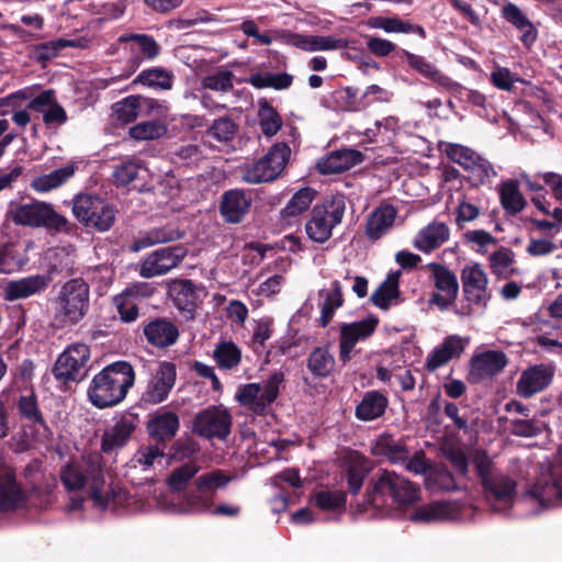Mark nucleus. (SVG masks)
I'll list each match as a JSON object with an SVG mask.
<instances>
[{
  "mask_svg": "<svg viewBox=\"0 0 562 562\" xmlns=\"http://www.w3.org/2000/svg\"><path fill=\"white\" fill-rule=\"evenodd\" d=\"M456 514V507L450 502H432L414 509L409 519L414 522L430 524L448 520Z\"/></svg>",
  "mask_w": 562,
  "mask_h": 562,
  "instance_id": "obj_34",
  "label": "nucleus"
},
{
  "mask_svg": "<svg viewBox=\"0 0 562 562\" xmlns=\"http://www.w3.org/2000/svg\"><path fill=\"white\" fill-rule=\"evenodd\" d=\"M50 283V277L35 274L11 280L7 282L3 290V299L9 302L27 299L45 291Z\"/></svg>",
  "mask_w": 562,
  "mask_h": 562,
  "instance_id": "obj_25",
  "label": "nucleus"
},
{
  "mask_svg": "<svg viewBox=\"0 0 562 562\" xmlns=\"http://www.w3.org/2000/svg\"><path fill=\"white\" fill-rule=\"evenodd\" d=\"M346 211V198L342 193H331L317 203L311 212V218L305 224L307 236L315 243L327 241L333 229L338 226Z\"/></svg>",
  "mask_w": 562,
  "mask_h": 562,
  "instance_id": "obj_3",
  "label": "nucleus"
},
{
  "mask_svg": "<svg viewBox=\"0 0 562 562\" xmlns=\"http://www.w3.org/2000/svg\"><path fill=\"white\" fill-rule=\"evenodd\" d=\"M200 451L199 443L191 437L177 439L170 447L167 453L168 459L171 461H183L191 459Z\"/></svg>",
  "mask_w": 562,
  "mask_h": 562,
  "instance_id": "obj_61",
  "label": "nucleus"
},
{
  "mask_svg": "<svg viewBox=\"0 0 562 562\" xmlns=\"http://www.w3.org/2000/svg\"><path fill=\"white\" fill-rule=\"evenodd\" d=\"M389 406V398L380 391H368L356 406L355 416L361 422H372L382 417Z\"/></svg>",
  "mask_w": 562,
  "mask_h": 562,
  "instance_id": "obj_30",
  "label": "nucleus"
},
{
  "mask_svg": "<svg viewBox=\"0 0 562 562\" xmlns=\"http://www.w3.org/2000/svg\"><path fill=\"white\" fill-rule=\"evenodd\" d=\"M16 407L21 419H24L33 425L46 427L43 413L38 406L37 395L32 390L27 395H21L16 402Z\"/></svg>",
  "mask_w": 562,
  "mask_h": 562,
  "instance_id": "obj_51",
  "label": "nucleus"
},
{
  "mask_svg": "<svg viewBox=\"0 0 562 562\" xmlns=\"http://www.w3.org/2000/svg\"><path fill=\"white\" fill-rule=\"evenodd\" d=\"M503 18L521 32L520 41L530 48L537 41V30L527 15L515 3H507L502 9Z\"/></svg>",
  "mask_w": 562,
  "mask_h": 562,
  "instance_id": "obj_31",
  "label": "nucleus"
},
{
  "mask_svg": "<svg viewBox=\"0 0 562 562\" xmlns=\"http://www.w3.org/2000/svg\"><path fill=\"white\" fill-rule=\"evenodd\" d=\"M173 75L162 67H151L142 70L133 80V83H139L149 88L169 90L172 87Z\"/></svg>",
  "mask_w": 562,
  "mask_h": 562,
  "instance_id": "obj_45",
  "label": "nucleus"
},
{
  "mask_svg": "<svg viewBox=\"0 0 562 562\" xmlns=\"http://www.w3.org/2000/svg\"><path fill=\"white\" fill-rule=\"evenodd\" d=\"M311 498L323 512L341 513L346 508L347 494L344 491L322 490L315 492Z\"/></svg>",
  "mask_w": 562,
  "mask_h": 562,
  "instance_id": "obj_50",
  "label": "nucleus"
},
{
  "mask_svg": "<svg viewBox=\"0 0 562 562\" xmlns=\"http://www.w3.org/2000/svg\"><path fill=\"white\" fill-rule=\"evenodd\" d=\"M400 277V271L389 273L386 279L371 294L370 302L382 311L390 310L392 302L401 296Z\"/></svg>",
  "mask_w": 562,
  "mask_h": 562,
  "instance_id": "obj_37",
  "label": "nucleus"
},
{
  "mask_svg": "<svg viewBox=\"0 0 562 562\" xmlns=\"http://www.w3.org/2000/svg\"><path fill=\"white\" fill-rule=\"evenodd\" d=\"M284 381L282 371H274L265 382L240 385L236 393V400L241 406L249 408L258 416H265L268 407L278 398L280 385Z\"/></svg>",
  "mask_w": 562,
  "mask_h": 562,
  "instance_id": "obj_7",
  "label": "nucleus"
},
{
  "mask_svg": "<svg viewBox=\"0 0 562 562\" xmlns=\"http://www.w3.org/2000/svg\"><path fill=\"white\" fill-rule=\"evenodd\" d=\"M213 358L221 369L232 370L239 366L241 351L232 340L222 341L216 345L213 351Z\"/></svg>",
  "mask_w": 562,
  "mask_h": 562,
  "instance_id": "obj_52",
  "label": "nucleus"
},
{
  "mask_svg": "<svg viewBox=\"0 0 562 562\" xmlns=\"http://www.w3.org/2000/svg\"><path fill=\"white\" fill-rule=\"evenodd\" d=\"M251 207V199L244 190L231 189L221 196L220 214L229 224L241 223Z\"/></svg>",
  "mask_w": 562,
  "mask_h": 562,
  "instance_id": "obj_23",
  "label": "nucleus"
},
{
  "mask_svg": "<svg viewBox=\"0 0 562 562\" xmlns=\"http://www.w3.org/2000/svg\"><path fill=\"white\" fill-rule=\"evenodd\" d=\"M56 318L64 326L80 323L90 307V286L82 278L70 279L61 286L56 300Z\"/></svg>",
  "mask_w": 562,
  "mask_h": 562,
  "instance_id": "obj_4",
  "label": "nucleus"
},
{
  "mask_svg": "<svg viewBox=\"0 0 562 562\" xmlns=\"http://www.w3.org/2000/svg\"><path fill=\"white\" fill-rule=\"evenodd\" d=\"M142 333L147 346L158 350H167L180 338L178 325L167 316L148 317L142 323Z\"/></svg>",
  "mask_w": 562,
  "mask_h": 562,
  "instance_id": "obj_13",
  "label": "nucleus"
},
{
  "mask_svg": "<svg viewBox=\"0 0 562 562\" xmlns=\"http://www.w3.org/2000/svg\"><path fill=\"white\" fill-rule=\"evenodd\" d=\"M179 428V416L171 411L157 412L146 424L148 437L165 447L173 440Z\"/></svg>",
  "mask_w": 562,
  "mask_h": 562,
  "instance_id": "obj_24",
  "label": "nucleus"
},
{
  "mask_svg": "<svg viewBox=\"0 0 562 562\" xmlns=\"http://www.w3.org/2000/svg\"><path fill=\"white\" fill-rule=\"evenodd\" d=\"M75 171L76 168L74 165L64 166L49 173L34 178L31 182V187L37 192H48L67 182L75 175Z\"/></svg>",
  "mask_w": 562,
  "mask_h": 562,
  "instance_id": "obj_44",
  "label": "nucleus"
},
{
  "mask_svg": "<svg viewBox=\"0 0 562 562\" xmlns=\"http://www.w3.org/2000/svg\"><path fill=\"white\" fill-rule=\"evenodd\" d=\"M517 482L507 474L497 473L482 488L488 502H495L505 507H513L516 497Z\"/></svg>",
  "mask_w": 562,
  "mask_h": 562,
  "instance_id": "obj_28",
  "label": "nucleus"
},
{
  "mask_svg": "<svg viewBox=\"0 0 562 562\" xmlns=\"http://www.w3.org/2000/svg\"><path fill=\"white\" fill-rule=\"evenodd\" d=\"M233 418L222 405H211L194 415L192 431L200 437L225 440L232 431Z\"/></svg>",
  "mask_w": 562,
  "mask_h": 562,
  "instance_id": "obj_11",
  "label": "nucleus"
},
{
  "mask_svg": "<svg viewBox=\"0 0 562 562\" xmlns=\"http://www.w3.org/2000/svg\"><path fill=\"white\" fill-rule=\"evenodd\" d=\"M403 55L412 69L417 71L424 78L430 80L432 83L448 90H452L458 86L457 82L442 74L435 64L427 60L424 56L416 55L408 50H403Z\"/></svg>",
  "mask_w": 562,
  "mask_h": 562,
  "instance_id": "obj_29",
  "label": "nucleus"
},
{
  "mask_svg": "<svg viewBox=\"0 0 562 562\" xmlns=\"http://www.w3.org/2000/svg\"><path fill=\"white\" fill-rule=\"evenodd\" d=\"M187 254L182 245L158 248L142 260L139 276L146 279L164 276L178 267Z\"/></svg>",
  "mask_w": 562,
  "mask_h": 562,
  "instance_id": "obj_12",
  "label": "nucleus"
},
{
  "mask_svg": "<svg viewBox=\"0 0 562 562\" xmlns=\"http://www.w3.org/2000/svg\"><path fill=\"white\" fill-rule=\"evenodd\" d=\"M373 454L382 456L392 463H403L408 459L409 451L402 445L396 442L392 436L383 435L378 440L372 450Z\"/></svg>",
  "mask_w": 562,
  "mask_h": 562,
  "instance_id": "obj_46",
  "label": "nucleus"
},
{
  "mask_svg": "<svg viewBox=\"0 0 562 562\" xmlns=\"http://www.w3.org/2000/svg\"><path fill=\"white\" fill-rule=\"evenodd\" d=\"M291 149L286 143L274 144L269 151L244 171L247 183L270 182L278 178L285 167Z\"/></svg>",
  "mask_w": 562,
  "mask_h": 562,
  "instance_id": "obj_10",
  "label": "nucleus"
},
{
  "mask_svg": "<svg viewBox=\"0 0 562 562\" xmlns=\"http://www.w3.org/2000/svg\"><path fill=\"white\" fill-rule=\"evenodd\" d=\"M446 155L453 162L460 165L464 169L474 170L475 159H479V154L473 149L460 144H448L446 147Z\"/></svg>",
  "mask_w": 562,
  "mask_h": 562,
  "instance_id": "obj_59",
  "label": "nucleus"
},
{
  "mask_svg": "<svg viewBox=\"0 0 562 562\" xmlns=\"http://www.w3.org/2000/svg\"><path fill=\"white\" fill-rule=\"evenodd\" d=\"M181 237L182 234L171 226L154 227L140 233V235L133 240L130 249L132 251H139L156 244L178 240Z\"/></svg>",
  "mask_w": 562,
  "mask_h": 562,
  "instance_id": "obj_38",
  "label": "nucleus"
},
{
  "mask_svg": "<svg viewBox=\"0 0 562 562\" xmlns=\"http://www.w3.org/2000/svg\"><path fill=\"white\" fill-rule=\"evenodd\" d=\"M177 379V368L171 361H161L145 391L142 393L140 402L146 405L160 404L167 400L173 389Z\"/></svg>",
  "mask_w": 562,
  "mask_h": 562,
  "instance_id": "obj_16",
  "label": "nucleus"
},
{
  "mask_svg": "<svg viewBox=\"0 0 562 562\" xmlns=\"http://www.w3.org/2000/svg\"><path fill=\"white\" fill-rule=\"evenodd\" d=\"M200 467L189 461L179 468H176L168 477V486L172 492H182L187 488L188 483L199 472Z\"/></svg>",
  "mask_w": 562,
  "mask_h": 562,
  "instance_id": "obj_54",
  "label": "nucleus"
},
{
  "mask_svg": "<svg viewBox=\"0 0 562 562\" xmlns=\"http://www.w3.org/2000/svg\"><path fill=\"white\" fill-rule=\"evenodd\" d=\"M76 46V42L72 40L57 38L37 44L34 48V52L36 59L44 63L57 57L63 49Z\"/></svg>",
  "mask_w": 562,
  "mask_h": 562,
  "instance_id": "obj_60",
  "label": "nucleus"
},
{
  "mask_svg": "<svg viewBox=\"0 0 562 562\" xmlns=\"http://www.w3.org/2000/svg\"><path fill=\"white\" fill-rule=\"evenodd\" d=\"M140 166L132 160L122 161L115 166L113 179L116 187H132L140 190L142 184H137L139 180Z\"/></svg>",
  "mask_w": 562,
  "mask_h": 562,
  "instance_id": "obj_53",
  "label": "nucleus"
},
{
  "mask_svg": "<svg viewBox=\"0 0 562 562\" xmlns=\"http://www.w3.org/2000/svg\"><path fill=\"white\" fill-rule=\"evenodd\" d=\"M306 368L314 379H327L335 371L336 360L327 346L315 347L306 358Z\"/></svg>",
  "mask_w": 562,
  "mask_h": 562,
  "instance_id": "obj_35",
  "label": "nucleus"
},
{
  "mask_svg": "<svg viewBox=\"0 0 562 562\" xmlns=\"http://www.w3.org/2000/svg\"><path fill=\"white\" fill-rule=\"evenodd\" d=\"M378 324L379 318L374 315L359 322L344 323L340 326L339 339L356 346L358 341L369 338L375 331Z\"/></svg>",
  "mask_w": 562,
  "mask_h": 562,
  "instance_id": "obj_39",
  "label": "nucleus"
},
{
  "mask_svg": "<svg viewBox=\"0 0 562 562\" xmlns=\"http://www.w3.org/2000/svg\"><path fill=\"white\" fill-rule=\"evenodd\" d=\"M90 353V347L86 344L69 345L53 366L54 378L64 384L79 383L87 376Z\"/></svg>",
  "mask_w": 562,
  "mask_h": 562,
  "instance_id": "obj_8",
  "label": "nucleus"
},
{
  "mask_svg": "<svg viewBox=\"0 0 562 562\" xmlns=\"http://www.w3.org/2000/svg\"><path fill=\"white\" fill-rule=\"evenodd\" d=\"M461 283L464 300L469 305L486 306L491 299L488 293V278L482 266L477 262L467 265L461 270Z\"/></svg>",
  "mask_w": 562,
  "mask_h": 562,
  "instance_id": "obj_18",
  "label": "nucleus"
},
{
  "mask_svg": "<svg viewBox=\"0 0 562 562\" xmlns=\"http://www.w3.org/2000/svg\"><path fill=\"white\" fill-rule=\"evenodd\" d=\"M507 363V356L502 350L481 352L471 358L467 379L470 383H480L502 372Z\"/></svg>",
  "mask_w": 562,
  "mask_h": 562,
  "instance_id": "obj_19",
  "label": "nucleus"
},
{
  "mask_svg": "<svg viewBox=\"0 0 562 562\" xmlns=\"http://www.w3.org/2000/svg\"><path fill=\"white\" fill-rule=\"evenodd\" d=\"M397 211L391 204L382 205L375 209L368 217L366 223L367 236L375 241L382 237L386 231L393 226Z\"/></svg>",
  "mask_w": 562,
  "mask_h": 562,
  "instance_id": "obj_33",
  "label": "nucleus"
},
{
  "mask_svg": "<svg viewBox=\"0 0 562 562\" xmlns=\"http://www.w3.org/2000/svg\"><path fill=\"white\" fill-rule=\"evenodd\" d=\"M8 215L16 225L44 227L55 232H67L69 229L68 220L46 202L33 201L11 205Z\"/></svg>",
  "mask_w": 562,
  "mask_h": 562,
  "instance_id": "obj_5",
  "label": "nucleus"
},
{
  "mask_svg": "<svg viewBox=\"0 0 562 562\" xmlns=\"http://www.w3.org/2000/svg\"><path fill=\"white\" fill-rule=\"evenodd\" d=\"M135 379L134 368L128 361L110 363L91 380L88 398L99 409L116 406L125 400Z\"/></svg>",
  "mask_w": 562,
  "mask_h": 562,
  "instance_id": "obj_1",
  "label": "nucleus"
},
{
  "mask_svg": "<svg viewBox=\"0 0 562 562\" xmlns=\"http://www.w3.org/2000/svg\"><path fill=\"white\" fill-rule=\"evenodd\" d=\"M297 46L305 50L344 49L348 42L334 36L297 35Z\"/></svg>",
  "mask_w": 562,
  "mask_h": 562,
  "instance_id": "obj_49",
  "label": "nucleus"
},
{
  "mask_svg": "<svg viewBox=\"0 0 562 562\" xmlns=\"http://www.w3.org/2000/svg\"><path fill=\"white\" fill-rule=\"evenodd\" d=\"M116 120L121 124L132 123L139 116L138 94L128 95L112 106Z\"/></svg>",
  "mask_w": 562,
  "mask_h": 562,
  "instance_id": "obj_56",
  "label": "nucleus"
},
{
  "mask_svg": "<svg viewBox=\"0 0 562 562\" xmlns=\"http://www.w3.org/2000/svg\"><path fill=\"white\" fill-rule=\"evenodd\" d=\"M554 368L548 364H535L524 370L517 381L516 392L524 398H529L546 390L552 382Z\"/></svg>",
  "mask_w": 562,
  "mask_h": 562,
  "instance_id": "obj_20",
  "label": "nucleus"
},
{
  "mask_svg": "<svg viewBox=\"0 0 562 562\" xmlns=\"http://www.w3.org/2000/svg\"><path fill=\"white\" fill-rule=\"evenodd\" d=\"M293 80V76L288 72L273 74L267 71L251 74L248 82L256 89L272 88L274 90H285L292 86Z\"/></svg>",
  "mask_w": 562,
  "mask_h": 562,
  "instance_id": "obj_47",
  "label": "nucleus"
},
{
  "mask_svg": "<svg viewBox=\"0 0 562 562\" xmlns=\"http://www.w3.org/2000/svg\"><path fill=\"white\" fill-rule=\"evenodd\" d=\"M238 132V124L229 116H223L214 120L209 126L206 133L209 136L221 143H227L234 139Z\"/></svg>",
  "mask_w": 562,
  "mask_h": 562,
  "instance_id": "obj_55",
  "label": "nucleus"
},
{
  "mask_svg": "<svg viewBox=\"0 0 562 562\" xmlns=\"http://www.w3.org/2000/svg\"><path fill=\"white\" fill-rule=\"evenodd\" d=\"M499 202L506 214L516 215L527 205L516 180H508L499 186Z\"/></svg>",
  "mask_w": 562,
  "mask_h": 562,
  "instance_id": "obj_41",
  "label": "nucleus"
},
{
  "mask_svg": "<svg viewBox=\"0 0 562 562\" xmlns=\"http://www.w3.org/2000/svg\"><path fill=\"white\" fill-rule=\"evenodd\" d=\"M317 195V191L313 188L305 187L296 191L286 205L280 211L281 220L288 225L306 212Z\"/></svg>",
  "mask_w": 562,
  "mask_h": 562,
  "instance_id": "obj_36",
  "label": "nucleus"
},
{
  "mask_svg": "<svg viewBox=\"0 0 562 562\" xmlns=\"http://www.w3.org/2000/svg\"><path fill=\"white\" fill-rule=\"evenodd\" d=\"M258 120L260 130L267 137L277 135L283 125L282 116L266 98L258 101Z\"/></svg>",
  "mask_w": 562,
  "mask_h": 562,
  "instance_id": "obj_43",
  "label": "nucleus"
},
{
  "mask_svg": "<svg viewBox=\"0 0 562 562\" xmlns=\"http://www.w3.org/2000/svg\"><path fill=\"white\" fill-rule=\"evenodd\" d=\"M113 304L123 323H133L139 314L138 303L130 295L128 292H121L113 297Z\"/></svg>",
  "mask_w": 562,
  "mask_h": 562,
  "instance_id": "obj_57",
  "label": "nucleus"
},
{
  "mask_svg": "<svg viewBox=\"0 0 562 562\" xmlns=\"http://www.w3.org/2000/svg\"><path fill=\"white\" fill-rule=\"evenodd\" d=\"M231 480L232 477L222 470H214L200 475L194 481L195 488L187 495L188 503L198 510H209L213 504L212 494L224 487Z\"/></svg>",
  "mask_w": 562,
  "mask_h": 562,
  "instance_id": "obj_17",
  "label": "nucleus"
},
{
  "mask_svg": "<svg viewBox=\"0 0 562 562\" xmlns=\"http://www.w3.org/2000/svg\"><path fill=\"white\" fill-rule=\"evenodd\" d=\"M488 261L492 273L498 279H509L519 272L514 267L516 262L515 252L510 248L502 246L491 254Z\"/></svg>",
  "mask_w": 562,
  "mask_h": 562,
  "instance_id": "obj_42",
  "label": "nucleus"
},
{
  "mask_svg": "<svg viewBox=\"0 0 562 562\" xmlns=\"http://www.w3.org/2000/svg\"><path fill=\"white\" fill-rule=\"evenodd\" d=\"M366 156L358 149L344 148L331 151L317 162V170L322 175L341 173L363 162Z\"/></svg>",
  "mask_w": 562,
  "mask_h": 562,
  "instance_id": "obj_26",
  "label": "nucleus"
},
{
  "mask_svg": "<svg viewBox=\"0 0 562 562\" xmlns=\"http://www.w3.org/2000/svg\"><path fill=\"white\" fill-rule=\"evenodd\" d=\"M472 463L482 486L497 474L493 473V461L485 450H476Z\"/></svg>",
  "mask_w": 562,
  "mask_h": 562,
  "instance_id": "obj_64",
  "label": "nucleus"
},
{
  "mask_svg": "<svg viewBox=\"0 0 562 562\" xmlns=\"http://www.w3.org/2000/svg\"><path fill=\"white\" fill-rule=\"evenodd\" d=\"M464 340L458 335H448L426 358L425 368L434 372L464 351Z\"/></svg>",
  "mask_w": 562,
  "mask_h": 562,
  "instance_id": "obj_27",
  "label": "nucleus"
},
{
  "mask_svg": "<svg viewBox=\"0 0 562 562\" xmlns=\"http://www.w3.org/2000/svg\"><path fill=\"white\" fill-rule=\"evenodd\" d=\"M168 295L178 308L188 319L194 318L198 307L199 294L196 285L190 279H173L167 283Z\"/></svg>",
  "mask_w": 562,
  "mask_h": 562,
  "instance_id": "obj_21",
  "label": "nucleus"
},
{
  "mask_svg": "<svg viewBox=\"0 0 562 562\" xmlns=\"http://www.w3.org/2000/svg\"><path fill=\"white\" fill-rule=\"evenodd\" d=\"M167 132L164 123L158 121H144L130 128V136L136 140H149L161 137Z\"/></svg>",
  "mask_w": 562,
  "mask_h": 562,
  "instance_id": "obj_58",
  "label": "nucleus"
},
{
  "mask_svg": "<svg viewBox=\"0 0 562 562\" xmlns=\"http://www.w3.org/2000/svg\"><path fill=\"white\" fill-rule=\"evenodd\" d=\"M367 24L371 29L383 30L386 33H411L413 31V24L396 16H371Z\"/></svg>",
  "mask_w": 562,
  "mask_h": 562,
  "instance_id": "obj_62",
  "label": "nucleus"
},
{
  "mask_svg": "<svg viewBox=\"0 0 562 562\" xmlns=\"http://www.w3.org/2000/svg\"><path fill=\"white\" fill-rule=\"evenodd\" d=\"M368 473V459L358 451H353L347 460L346 469L348 490L352 495L360 492Z\"/></svg>",
  "mask_w": 562,
  "mask_h": 562,
  "instance_id": "obj_40",
  "label": "nucleus"
},
{
  "mask_svg": "<svg viewBox=\"0 0 562 562\" xmlns=\"http://www.w3.org/2000/svg\"><path fill=\"white\" fill-rule=\"evenodd\" d=\"M449 236L447 224L432 222L419 231L414 239V246L423 252H430L445 244Z\"/></svg>",
  "mask_w": 562,
  "mask_h": 562,
  "instance_id": "obj_32",
  "label": "nucleus"
},
{
  "mask_svg": "<svg viewBox=\"0 0 562 562\" xmlns=\"http://www.w3.org/2000/svg\"><path fill=\"white\" fill-rule=\"evenodd\" d=\"M37 486L30 490L18 480L15 470L7 464H0V513H14L29 506L32 493Z\"/></svg>",
  "mask_w": 562,
  "mask_h": 562,
  "instance_id": "obj_9",
  "label": "nucleus"
},
{
  "mask_svg": "<svg viewBox=\"0 0 562 562\" xmlns=\"http://www.w3.org/2000/svg\"><path fill=\"white\" fill-rule=\"evenodd\" d=\"M344 305L342 286L338 280L331 282V289L327 292L321 305L319 326L325 328L331 322L335 311Z\"/></svg>",
  "mask_w": 562,
  "mask_h": 562,
  "instance_id": "obj_48",
  "label": "nucleus"
},
{
  "mask_svg": "<svg viewBox=\"0 0 562 562\" xmlns=\"http://www.w3.org/2000/svg\"><path fill=\"white\" fill-rule=\"evenodd\" d=\"M139 424L140 419L137 413L131 409L124 412L113 426L103 431L101 451L111 454L126 447Z\"/></svg>",
  "mask_w": 562,
  "mask_h": 562,
  "instance_id": "obj_14",
  "label": "nucleus"
},
{
  "mask_svg": "<svg viewBox=\"0 0 562 562\" xmlns=\"http://www.w3.org/2000/svg\"><path fill=\"white\" fill-rule=\"evenodd\" d=\"M101 456L90 454L82 457L81 465L82 476L87 485H89L90 497L100 506L106 507L109 504L108 496L103 495L105 484Z\"/></svg>",
  "mask_w": 562,
  "mask_h": 562,
  "instance_id": "obj_22",
  "label": "nucleus"
},
{
  "mask_svg": "<svg viewBox=\"0 0 562 562\" xmlns=\"http://www.w3.org/2000/svg\"><path fill=\"white\" fill-rule=\"evenodd\" d=\"M419 486L403 475L380 469L372 483L371 488L364 494L363 504L359 505L360 510H367V506L375 508L383 506L387 498L398 507L413 505L419 499Z\"/></svg>",
  "mask_w": 562,
  "mask_h": 562,
  "instance_id": "obj_2",
  "label": "nucleus"
},
{
  "mask_svg": "<svg viewBox=\"0 0 562 562\" xmlns=\"http://www.w3.org/2000/svg\"><path fill=\"white\" fill-rule=\"evenodd\" d=\"M115 209L97 194L79 193L72 201V214L79 223L98 232H108L115 222Z\"/></svg>",
  "mask_w": 562,
  "mask_h": 562,
  "instance_id": "obj_6",
  "label": "nucleus"
},
{
  "mask_svg": "<svg viewBox=\"0 0 562 562\" xmlns=\"http://www.w3.org/2000/svg\"><path fill=\"white\" fill-rule=\"evenodd\" d=\"M509 431L517 437H536L542 432L541 424L533 418L509 420Z\"/></svg>",
  "mask_w": 562,
  "mask_h": 562,
  "instance_id": "obj_63",
  "label": "nucleus"
},
{
  "mask_svg": "<svg viewBox=\"0 0 562 562\" xmlns=\"http://www.w3.org/2000/svg\"><path fill=\"white\" fill-rule=\"evenodd\" d=\"M431 277L438 292L432 293L429 302L441 311L454 304L459 294V282L456 273L447 266L431 262L428 265Z\"/></svg>",
  "mask_w": 562,
  "mask_h": 562,
  "instance_id": "obj_15",
  "label": "nucleus"
}]
</instances>
